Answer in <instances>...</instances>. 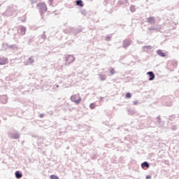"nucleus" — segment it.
Returning <instances> with one entry per match:
<instances>
[{
    "mask_svg": "<svg viewBox=\"0 0 179 179\" xmlns=\"http://www.w3.org/2000/svg\"><path fill=\"white\" fill-rule=\"evenodd\" d=\"M71 101H73L76 104H79L80 101H82V98H80V95L79 94H74L71 96Z\"/></svg>",
    "mask_w": 179,
    "mask_h": 179,
    "instance_id": "1",
    "label": "nucleus"
},
{
    "mask_svg": "<svg viewBox=\"0 0 179 179\" xmlns=\"http://www.w3.org/2000/svg\"><path fill=\"white\" fill-rule=\"evenodd\" d=\"M38 8L40 10L41 15L47 12V6L44 3H40L38 4Z\"/></svg>",
    "mask_w": 179,
    "mask_h": 179,
    "instance_id": "2",
    "label": "nucleus"
},
{
    "mask_svg": "<svg viewBox=\"0 0 179 179\" xmlns=\"http://www.w3.org/2000/svg\"><path fill=\"white\" fill-rule=\"evenodd\" d=\"M8 64V58L1 57L0 58V65H6Z\"/></svg>",
    "mask_w": 179,
    "mask_h": 179,
    "instance_id": "3",
    "label": "nucleus"
},
{
    "mask_svg": "<svg viewBox=\"0 0 179 179\" xmlns=\"http://www.w3.org/2000/svg\"><path fill=\"white\" fill-rule=\"evenodd\" d=\"M73 61H75L73 56L70 55L66 57V62L68 64H71V62H73Z\"/></svg>",
    "mask_w": 179,
    "mask_h": 179,
    "instance_id": "4",
    "label": "nucleus"
},
{
    "mask_svg": "<svg viewBox=\"0 0 179 179\" xmlns=\"http://www.w3.org/2000/svg\"><path fill=\"white\" fill-rule=\"evenodd\" d=\"M147 75L150 76L149 80H153L155 78V73L152 71L148 72Z\"/></svg>",
    "mask_w": 179,
    "mask_h": 179,
    "instance_id": "5",
    "label": "nucleus"
},
{
    "mask_svg": "<svg viewBox=\"0 0 179 179\" xmlns=\"http://www.w3.org/2000/svg\"><path fill=\"white\" fill-rule=\"evenodd\" d=\"M15 177L16 178H22V177H23V174H22V173L17 171L15 172Z\"/></svg>",
    "mask_w": 179,
    "mask_h": 179,
    "instance_id": "6",
    "label": "nucleus"
},
{
    "mask_svg": "<svg viewBox=\"0 0 179 179\" xmlns=\"http://www.w3.org/2000/svg\"><path fill=\"white\" fill-rule=\"evenodd\" d=\"M150 166V165H149V163H148L147 162H145L144 163H143L141 164V167L143 169H145V167H146V169H149Z\"/></svg>",
    "mask_w": 179,
    "mask_h": 179,
    "instance_id": "7",
    "label": "nucleus"
},
{
    "mask_svg": "<svg viewBox=\"0 0 179 179\" xmlns=\"http://www.w3.org/2000/svg\"><path fill=\"white\" fill-rule=\"evenodd\" d=\"M77 6H80V8H83V1L82 0H78L76 1Z\"/></svg>",
    "mask_w": 179,
    "mask_h": 179,
    "instance_id": "8",
    "label": "nucleus"
},
{
    "mask_svg": "<svg viewBox=\"0 0 179 179\" xmlns=\"http://www.w3.org/2000/svg\"><path fill=\"white\" fill-rule=\"evenodd\" d=\"M157 54L159 55V57H166V54H164V52H163L162 50H158Z\"/></svg>",
    "mask_w": 179,
    "mask_h": 179,
    "instance_id": "9",
    "label": "nucleus"
},
{
    "mask_svg": "<svg viewBox=\"0 0 179 179\" xmlns=\"http://www.w3.org/2000/svg\"><path fill=\"white\" fill-rule=\"evenodd\" d=\"M21 34H26V27H22L20 28Z\"/></svg>",
    "mask_w": 179,
    "mask_h": 179,
    "instance_id": "10",
    "label": "nucleus"
},
{
    "mask_svg": "<svg viewBox=\"0 0 179 179\" xmlns=\"http://www.w3.org/2000/svg\"><path fill=\"white\" fill-rule=\"evenodd\" d=\"M99 78L101 79V80H106V76L103 74H99Z\"/></svg>",
    "mask_w": 179,
    "mask_h": 179,
    "instance_id": "11",
    "label": "nucleus"
},
{
    "mask_svg": "<svg viewBox=\"0 0 179 179\" xmlns=\"http://www.w3.org/2000/svg\"><path fill=\"white\" fill-rule=\"evenodd\" d=\"M90 108H91V110H94V108H96V104L94 103H91L90 105Z\"/></svg>",
    "mask_w": 179,
    "mask_h": 179,
    "instance_id": "12",
    "label": "nucleus"
},
{
    "mask_svg": "<svg viewBox=\"0 0 179 179\" xmlns=\"http://www.w3.org/2000/svg\"><path fill=\"white\" fill-rule=\"evenodd\" d=\"M110 75H114V73H115V70L114 69H110Z\"/></svg>",
    "mask_w": 179,
    "mask_h": 179,
    "instance_id": "13",
    "label": "nucleus"
},
{
    "mask_svg": "<svg viewBox=\"0 0 179 179\" xmlns=\"http://www.w3.org/2000/svg\"><path fill=\"white\" fill-rule=\"evenodd\" d=\"M50 179H59V178H58V176H57L55 175H51Z\"/></svg>",
    "mask_w": 179,
    "mask_h": 179,
    "instance_id": "14",
    "label": "nucleus"
},
{
    "mask_svg": "<svg viewBox=\"0 0 179 179\" xmlns=\"http://www.w3.org/2000/svg\"><path fill=\"white\" fill-rule=\"evenodd\" d=\"M131 93L128 92L126 94V99H131Z\"/></svg>",
    "mask_w": 179,
    "mask_h": 179,
    "instance_id": "15",
    "label": "nucleus"
},
{
    "mask_svg": "<svg viewBox=\"0 0 179 179\" xmlns=\"http://www.w3.org/2000/svg\"><path fill=\"white\" fill-rule=\"evenodd\" d=\"M150 178H151L150 176H148L146 177V179H150Z\"/></svg>",
    "mask_w": 179,
    "mask_h": 179,
    "instance_id": "16",
    "label": "nucleus"
},
{
    "mask_svg": "<svg viewBox=\"0 0 179 179\" xmlns=\"http://www.w3.org/2000/svg\"><path fill=\"white\" fill-rule=\"evenodd\" d=\"M50 3H52V2L54 1V0H49Z\"/></svg>",
    "mask_w": 179,
    "mask_h": 179,
    "instance_id": "17",
    "label": "nucleus"
}]
</instances>
